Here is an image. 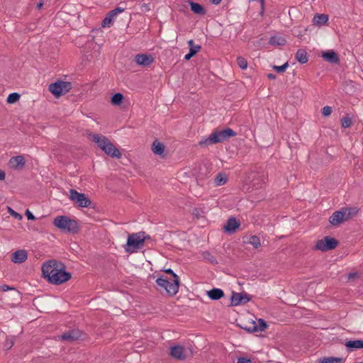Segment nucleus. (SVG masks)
<instances>
[{
  "label": "nucleus",
  "mask_w": 363,
  "mask_h": 363,
  "mask_svg": "<svg viewBox=\"0 0 363 363\" xmlns=\"http://www.w3.org/2000/svg\"><path fill=\"white\" fill-rule=\"evenodd\" d=\"M201 47L200 45H194V46H191V48H189V52H191V54H192L193 55H195L197 52H199V50H201Z\"/></svg>",
  "instance_id": "41"
},
{
  "label": "nucleus",
  "mask_w": 363,
  "mask_h": 363,
  "mask_svg": "<svg viewBox=\"0 0 363 363\" xmlns=\"http://www.w3.org/2000/svg\"><path fill=\"white\" fill-rule=\"evenodd\" d=\"M267 327L268 325L264 319L259 318L258 320V324H257V332H262L265 330Z\"/></svg>",
  "instance_id": "37"
},
{
  "label": "nucleus",
  "mask_w": 363,
  "mask_h": 363,
  "mask_svg": "<svg viewBox=\"0 0 363 363\" xmlns=\"http://www.w3.org/2000/svg\"><path fill=\"white\" fill-rule=\"evenodd\" d=\"M123 95L121 93L118 92L112 96L111 102L114 106H119L123 103Z\"/></svg>",
  "instance_id": "29"
},
{
  "label": "nucleus",
  "mask_w": 363,
  "mask_h": 363,
  "mask_svg": "<svg viewBox=\"0 0 363 363\" xmlns=\"http://www.w3.org/2000/svg\"><path fill=\"white\" fill-rule=\"evenodd\" d=\"M217 137L216 134H213V132L209 135L208 138L203 139L199 142V145L201 147H207L208 145H211L213 144H217Z\"/></svg>",
  "instance_id": "23"
},
{
  "label": "nucleus",
  "mask_w": 363,
  "mask_h": 363,
  "mask_svg": "<svg viewBox=\"0 0 363 363\" xmlns=\"http://www.w3.org/2000/svg\"><path fill=\"white\" fill-rule=\"evenodd\" d=\"M286 43V41L284 38L278 36H272L269 40V43L271 45H284Z\"/></svg>",
  "instance_id": "28"
},
{
  "label": "nucleus",
  "mask_w": 363,
  "mask_h": 363,
  "mask_svg": "<svg viewBox=\"0 0 363 363\" xmlns=\"http://www.w3.org/2000/svg\"><path fill=\"white\" fill-rule=\"evenodd\" d=\"M211 4L218 5L221 2V0H209Z\"/></svg>",
  "instance_id": "50"
},
{
  "label": "nucleus",
  "mask_w": 363,
  "mask_h": 363,
  "mask_svg": "<svg viewBox=\"0 0 363 363\" xmlns=\"http://www.w3.org/2000/svg\"><path fill=\"white\" fill-rule=\"evenodd\" d=\"M237 363H252V360L250 359L242 357L238 359Z\"/></svg>",
  "instance_id": "44"
},
{
  "label": "nucleus",
  "mask_w": 363,
  "mask_h": 363,
  "mask_svg": "<svg viewBox=\"0 0 363 363\" xmlns=\"http://www.w3.org/2000/svg\"><path fill=\"white\" fill-rule=\"evenodd\" d=\"M170 354L177 359L184 360L186 358L184 348L181 345H174L171 347Z\"/></svg>",
  "instance_id": "18"
},
{
  "label": "nucleus",
  "mask_w": 363,
  "mask_h": 363,
  "mask_svg": "<svg viewBox=\"0 0 363 363\" xmlns=\"http://www.w3.org/2000/svg\"><path fill=\"white\" fill-rule=\"evenodd\" d=\"M26 216L27 217V219L29 220H35L36 219L35 216L29 210H27L26 211Z\"/></svg>",
  "instance_id": "43"
},
{
  "label": "nucleus",
  "mask_w": 363,
  "mask_h": 363,
  "mask_svg": "<svg viewBox=\"0 0 363 363\" xmlns=\"http://www.w3.org/2000/svg\"><path fill=\"white\" fill-rule=\"evenodd\" d=\"M332 113V108L328 106H325L322 109V114L323 116L326 117L331 114Z\"/></svg>",
  "instance_id": "40"
},
{
  "label": "nucleus",
  "mask_w": 363,
  "mask_h": 363,
  "mask_svg": "<svg viewBox=\"0 0 363 363\" xmlns=\"http://www.w3.org/2000/svg\"><path fill=\"white\" fill-rule=\"evenodd\" d=\"M189 3L190 7H191V10L195 14H199V15H201V16H203L206 14V11L204 7L201 4L196 3V2L191 1H189Z\"/></svg>",
  "instance_id": "22"
},
{
  "label": "nucleus",
  "mask_w": 363,
  "mask_h": 363,
  "mask_svg": "<svg viewBox=\"0 0 363 363\" xmlns=\"http://www.w3.org/2000/svg\"><path fill=\"white\" fill-rule=\"evenodd\" d=\"M348 352H352L355 350L363 349L362 340H348L345 344Z\"/></svg>",
  "instance_id": "20"
},
{
  "label": "nucleus",
  "mask_w": 363,
  "mask_h": 363,
  "mask_svg": "<svg viewBox=\"0 0 363 363\" xmlns=\"http://www.w3.org/2000/svg\"><path fill=\"white\" fill-rule=\"evenodd\" d=\"M89 139L95 143L104 153L113 158H121L122 154L106 136L100 134H89Z\"/></svg>",
  "instance_id": "2"
},
{
  "label": "nucleus",
  "mask_w": 363,
  "mask_h": 363,
  "mask_svg": "<svg viewBox=\"0 0 363 363\" xmlns=\"http://www.w3.org/2000/svg\"><path fill=\"white\" fill-rule=\"evenodd\" d=\"M28 258L27 252L25 250H19L13 252L11 255V261L14 263H23Z\"/></svg>",
  "instance_id": "19"
},
{
  "label": "nucleus",
  "mask_w": 363,
  "mask_h": 363,
  "mask_svg": "<svg viewBox=\"0 0 363 363\" xmlns=\"http://www.w3.org/2000/svg\"><path fill=\"white\" fill-rule=\"evenodd\" d=\"M6 173L4 170L0 169V181H3L5 179Z\"/></svg>",
  "instance_id": "47"
},
{
  "label": "nucleus",
  "mask_w": 363,
  "mask_h": 363,
  "mask_svg": "<svg viewBox=\"0 0 363 363\" xmlns=\"http://www.w3.org/2000/svg\"><path fill=\"white\" fill-rule=\"evenodd\" d=\"M251 300V296L245 292L237 293L232 291L230 303L229 306H237L248 303Z\"/></svg>",
  "instance_id": "10"
},
{
  "label": "nucleus",
  "mask_w": 363,
  "mask_h": 363,
  "mask_svg": "<svg viewBox=\"0 0 363 363\" xmlns=\"http://www.w3.org/2000/svg\"><path fill=\"white\" fill-rule=\"evenodd\" d=\"M0 289L2 291H8L9 290H15L13 287H11L6 284L1 285Z\"/></svg>",
  "instance_id": "45"
},
{
  "label": "nucleus",
  "mask_w": 363,
  "mask_h": 363,
  "mask_svg": "<svg viewBox=\"0 0 363 363\" xmlns=\"http://www.w3.org/2000/svg\"><path fill=\"white\" fill-rule=\"evenodd\" d=\"M213 134H216V136L218 140L217 143H223L225 140H227L229 138L235 136L237 135V133L230 128H226L220 131L217 130H214Z\"/></svg>",
  "instance_id": "12"
},
{
  "label": "nucleus",
  "mask_w": 363,
  "mask_h": 363,
  "mask_svg": "<svg viewBox=\"0 0 363 363\" xmlns=\"http://www.w3.org/2000/svg\"><path fill=\"white\" fill-rule=\"evenodd\" d=\"M154 61V58L151 55L138 54L135 56V62L144 67L150 65Z\"/></svg>",
  "instance_id": "15"
},
{
  "label": "nucleus",
  "mask_w": 363,
  "mask_h": 363,
  "mask_svg": "<svg viewBox=\"0 0 363 363\" xmlns=\"http://www.w3.org/2000/svg\"><path fill=\"white\" fill-rule=\"evenodd\" d=\"M202 257L212 264H217L218 261L215 256H213L210 252L204 251L201 254Z\"/></svg>",
  "instance_id": "31"
},
{
  "label": "nucleus",
  "mask_w": 363,
  "mask_h": 363,
  "mask_svg": "<svg viewBox=\"0 0 363 363\" xmlns=\"http://www.w3.org/2000/svg\"><path fill=\"white\" fill-rule=\"evenodd\" d=\"M228 181V177L225 173L224 172H219L215 179V184L216 186H222L224 185Z\"/></svg>",
  "instance_id": "27"
},
{
  "label": "nucleus",
  "mask_w": 363,
  "mask_h": 363,
  "mask_svg": "<svg viewBox=\"0 0 363 363\" xmlns=\"http://www.w3.org/2000/svg\"><path fill=\"white\" fill-rule=\"evenodd\" d=\"M194 55L192 54H191L190 52H189V53H187L185 56H184V59L186 60H189Z\"/></svg>",
  "instance_id": "48"
},
{
  "label": "nucleus",
  "mask_w": 363,
  "mask_h": 363,
  "mask_svg": "<svg viewBox=\"0 0 363 363\" xmlns=\"http://www.w3.org/2000/svg\"><path fill=\"white\" fill-rule=\"evenodd\" d=\"M72 88V84L70 82H64L62 80H57L54 83L49 85L48 90L55 98L68 93Z\"/></svg>",
  "instance_id": "6"
},
{
  "label": "nucleus",
  "mask_w": 363,
  "mask_h": 363,
  "mask_svg": "<svg viewBox=\"0 0 363 363\" xmlns=\"http://www.w3.org/2000/svg\"><path fill=\"white\" fill-rule=\"evenodd\" d=\"M289 67V63L288 62H285L284 65H281V66H277V65H274L273 66V69L279 72V73H281V72H285V70L286 69V68Z\"/></svg>",
  "instance_id": "39"
},
{
  "label": "nucleus",
  "mask_w": 363,
  "mask_h": 363,
  "mask_svg": "<svg viewBox=\"0 0 363 363\" xmlns=\"http://www.w3.org/2000/svg\"><path fill=\"white\" fill-rule=\"evenodd\" d=\"M152 152L157 155H161L164 153V145L163 143L158 142L155 140L152 143Z\"/></svg>",
  "instance_id": "26"
},
{
  "label": "nucleus",
  "mask_w": 363,
  "mask_h": 363,
  "mask_svg": "<svg viewBox=\"0 0 363 363\" xmlns=\"http://www.w3.org/2000/svg\"><path fill=\"white\" fill-rule=\"evenodd\" d=\"M352 208H346L334 212L329 218L330 223L333 225H337L342 222L347 220L354 213L352 212Z\"/></svg>",
  "instance_id": "8"
},
{
  "label": "nucleus",
  "mask_w": 363,
  "mask_h": 363,
  "mask_svg": "<svg viewBox=\"0 0 363 363\" xmlns=\"http://www.w3.org/2000/svg\"><path fill=\"white\" fill-rule=\"evenodd\" d=\"M145 237H147L146 240L150 239V237L148 235H145Z\"/></svg>",
  "instance_id": "53"
},
{
  "label": "nucleus",
  "mask_w": 363,
  "mask_h": 363,
  "mask_svg": "<svg viewBox=\"0 0 363 363\" xmlns=\"http://www.w3.org/2000/svg\"><path fill=\"white\" fill-rule=\"evenodd\" d=\"M146 238L145 233L143 231L129 235L125 248V251L131 254L142 249Z\"/></svg>",
  "instance_id": "4"
},
{
  "label": "nucleus",
  "mask_w": 363,
  "mask_h": 363,
  "mask_svg": "<svg viewBox=\"0 0 363 363\" xmlns=\"http://www.w3.org/2000/svg\"><path fill=\"white\" fill-rule=\"evenodd\" d=\"M140 11L142 13H146L150 11V3H145L143 0L139 4Z\"/></svg>",
  "instance_id": "36"
},
{
  "label": "nucleus",
  "mask_w": 363,
  "mask_h": 363,
  "mask_svg": "<svg viewBox=\"0 0 363 363\" xmlns=\"http://www.w3.org/2000/svg\"><path fill=\"white\" fill-rule=\"evenodd\" d=\"M124 11V9L121 7H116V9L110 11L104 19L102 21L101 26L102 27H110L113 23V20L114 17H116L118 13H122Z\"/></svg>",
  "instance_id": "14"
},
{
  "label": "nucleus",
  "mask_w": 363,
  "mask_h": 363,
  "mask_svg": "<svg viewBox=\"0 0 363 363\" xmlns=\"http://www.w3.org/2000/svg\"><path fill=\"white\" fill-rule=\"evenodd\" d=\"M20 97H21V95L18 93L13 92V93L10 94L8 96V97L6 99V101L8 104H14L19 100Z\"/></svg>",
  "instance_id": "33"
},
{
  "label": "nucleus",
  "mask_w": 363,
  "mask_h": 363,
  "mask_svg": "<svg viewBox=\"0 0 363 363\" xmlns=\"http://www.w3.org/2000/svg\"><path fill=\"white\" fill-rule=\"evenodd\" d=\"M245 242L252 245L256 249L261 246L260 238L257 235L250 236Z\"/></svg>",
  "instance_id": "32"
},
{
  "label": "nucleus",
  "mask_w": 363,
  "mask_h": 363,
  "mask_svg": "<svg viewBox=\"0 0 363 363\" xmlns=\"http://www.w3.org/2000/svg\"><path fill=\"white\" fill-rule=\"evenodd\" d=\"M341 125L344 128H350L352 125V118L349 116H346L341 119Z\"/></svg>",
  "instance_id": "35"
},
{
  "label": "nucleus",
  "mask_w": 363,
  "mask_h": 363,
  "mask_svg": "<svg viewBox=\"0 0 363 363\" xmlns=\"http://www.w3.org/2000/svg\"><path fill=\"white\" fill-rule=\"evenodd\" d=\"M10 168L16 170H21L26 165V160L23 155H17L11 157L8 163Z\"/></svg>",
  "instance_id": "13"
},
{
  "label": "nucleus",
  "mask_w": 363,
  "mask_h": 363,
  "mask_svg": "<svg viewBox=\"0 0 363 363\" xmlns=\"http://www.w3.org/2000/svg\"><path fill=\"white\" fill-rule=\"evenodd\" d=\"M53 225L63 232L72 234L77 233L79 226L77 220L66 216H58L53 220Z\"/></svg>",
  "instance_id": "3"
},
{
  "label": "nucleus",
  "mask_w": 363,
  "mask_h": 363,
  "mask_svg": "<svg viewBox=\"0 0 363 363\" xmlns=\"http://www.w3.org/2000/svg\"><path fill=\"white\" fill-rule=\"evenodd\" d=\"M328 21V15L316 13L313 19V23L318 26L325 25Z\"/></svg>",
  "instance_id": "24"
},
{
  "label": "nucleus",
  "mask_w": 363,
  "mask_h": 363,
  "mask_svg": "<svg viewBox=\"0 0 363 363\" xmlns=\"http://www.w3.org/2000/svg\"><path fill=\"white\" fill-rule=\"evenodd\" d=\"M241 328L249 333L257 332V323L254 320L250 323L248 325L242 326Z\"/></svg>",
  "instance_id": "34"
},
{
  "label": "nucleus",
  "mask_w": 363,
  "mask_h": 363,
  "mask_svg": "<svg viewBox=\"0 0 363 363\" xmlns=\"http://www.w3.org/2000/svg\"><path fill=\"white\" fill-rule=\"evenodd\" d=\"M69 199L75 201L79 207L86 208L91 205V200L83 193H79L75 189L69 190Z\"/></svg>",
  "instance_id": "9"
},
{
  "label": "nucleus",
  "mask_w": 363,
  "mask_h": 363,
  "mask_svg": "<svg viewBox=\"0 0 363 363\" xmlns=\"http://www.w3.org/2000/svg\"><path fill=\"white\" fill-rule=\"evenodd\" d=\"M188 45H189V48H191V46H194V40H189L188 41Z\"/></svg>",
  "instance_id": "52"
},
{
  "label": "nucleus",
  "mask_w": 363,
  "mask_h": 363,
  "mask_svg": "<svg viewBox=\"0 0 363 363\" xmlns=\"http://www.w3.org/2000/svg\"><path fill=\"white\" fill-rule=\"evenodd\" d=\"M338 245V241L334 238L325 236L323 239L318 240L313 247L314 250H320L327 252L335 249Z\"/></svg>",
  "instance_id": "7"
},
{
  "label": "nucleus",
  "mask_w": 363,
  "mask_h": 363,
  "mask_svg": "<svg viewBox=\"0 0 363 363\" xmlns=\"http://www.w3.org/2000/svg\"><path fill=\"white\" fill-rule=\"evenodd\" d=\"M240 223L235 217H230L226 224L224 225V230L228 233H235V230L240 227Z\"/></svg>",
  "instance_id": "16"
},
{
  "label": "nucleus",
  "mask_w": 363,
  "mask_h": 363,
  "mask_svg": "<svg viewBox=\"0 0 363 363\" xmlns=\"http://www.w3.org/2000/svg\"><path fill=\"white\" fill-rule=\"evenodd\" d=\"M163 271L165 273L172 275V277H173V279H176L177 277H179L178 275L177 274H175L172 269H164Z\"/></svg>",
  "instance_id": "42"
},
{
  "label": "nucleus",
  "mask_w": 363,
  "mask_h": 363,
  "mask_svg": "<svg viewBox=\"0 0 363 363\" xmlns=\"http://www.w3.org/2000/svg\"><path fill=\"white\" fill-rule=\"evenodd\" d=\"M207 296L210 299L217 301L224 296V292L220 289L213 288L207 291Z\"/></svg>",
  "instance_id": "21"
},
{
  "label": "nucleus",
  "mask_w": 363,
  "mask_h": 363,
  "mask_svg": "<svg viewBox=\"0 0 363 363\" xmlns=\"http://www.w3.org/2000/svg\"><path fill=\"white\" fill-rule=\"evenodd\" d=\"M42 275L47 281L55 285L62 284L72 277L71 273L66 271L64 263L50 259L42 265Z\"/></svg>",
  "instance_id": "1"
},
{
  "label": "nucleus",
  "mask_w": 363,
  "mask_h": 363,
  "mask_svg": "<svg viewBox=\"0 0 363 363\" xmlns=\"http://www.w3.org/2000/svg\"><path fill=\"white\" fill-rule=\"evenodd\" d=\"M83 333L78 328L69 330L60 336L61 340L73 342L82 338Z\"/></svg>",
  "instance_id": "11"
},
{
  "label": "nucleus",
  "mask_w": 363,
  "mask_h": 363,
  "mask_svg": "<svg viewBox=\"0 0 363 363\" xmlns=\"http://www.w3.org/2000/svg\"><path fill=\"white\" fill-rule=\"evenodd\" d=\"M267 77L269 79H276V75L272 73L267 74Z\"/></svg>",
  "instance_id": "49"
},
{
  "label": "nucleus",
  "mask_w": 363,
  "mask_h": 363,
  "mask_svg": "<svg viewBox=\"0 0 363 363\" xmlns=\"http://www.w3.org/2000/svg\"><path fill=\"white\" fill-rule=\"evenodd\" d=\"M237 64L242 69H245L247 67V62L243 57H237Z\"/></svg>",
  "instance_id": "38"
},
{
  "label": "nucleus",
  "mask_w": 363,
  "mask_h": 363,
  "mask_svg": "<svg viewBox=\"0 0 363 363\" xmlns=\"http://www.w3.org/2000/svg\"><path fill=\"white\" fill-rule=\"evenodd\" d=\"M9 211L11 212V214L13 215L15 218H19V219L22 218V216L21 214L16 213V211H14L11 208H9Z\"/></svg>",
  "instance_id": "46"
},
{
  "label": "nucleus",
  "mask_w": 363,
  "mask_h": 363,
  "mask_svg": "<svg viewBox=\"0 0 363 363\" xmlns=\"http://www.w3.org/2000/svg\"><path fill=\"white\" fill-rule=\"evenodd\" d=\"M156 283L160 287V290H164L169 296H174L179 291L180 284L179 277L176 279L169 280L164 276H160L156 279Z\"/></svg>",
  "instance_id": "5"
},
{
  "label": "nucleus",
  "mask_w": 363,
  "mask_h": 363,
  "mask_svg": "<svg viewBox=\"0 0 363 363\" xmlns=\"http://www.w3.org/2000/svg\"><path fill=\"white\" fill-rule=\"evenodd\" d=\"M315 363H343L342 358L338 357H323L319 359Z\"/></svg>",
  "instance_id": "30"
},
{
  "label": "nucleus",
  "mask_w": 363,
  "mask_h": 363,
  "mask_svg": "<svg viewBox=\"0 0 363 363\" xmlns=\"http://www.w3.org/2000/svg\"><path fill=\"white\" fill-rule=\"evenodd\" d=\"M321 57L324 60L332 64H338L340 62L338 55L334 50L323 52Z\"/></svg>",
  "instance_id": "17"
},
{
  "label": "nucleus",
  "mask_w": 363,
  "mask_h": 363,
  "mask_svg": "<svg viewBox=\"0 0 363 363\" xmlns=\"http://www.w3.org/2000/svg\"><path fill=\"white\" fill-rule=\"evenodd\" d=\"M43 1H40V2H39V3H38V4H37V9H41V8H42V6H43Z\"/></svg>",
  "instance_id": "51"
},
{
  "label": "nucleus",
  "mask_w": 363,
  "mask_h": 363,
  "mask_svg": "<svg viewBox=\"0 0 363 363\" xmlns=\"http://www.w3.org/2000/svg\"><path fill=\"white\" fill-rule=\"evenodd\" d=\"M296 59L301 64L306 63L308 60L306 51L303 49H298L296 53Z\"/></svg>",
  "instance_id": "25"
}]
</instances>
